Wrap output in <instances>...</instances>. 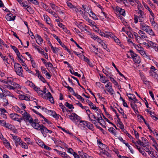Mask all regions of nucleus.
<instances>
[{
    "mask_svg": "<svg viewBox=\"0 0 158 158\" xmlns=\"http://www.w3.org/2000/svg\"><path fill=\"white\" fill-rule=\"evenodd\" d=\"M138 14L139 15V16L136 15H134V23H138V21L141 22H144L146 19V16L144 12L140 10L139 11H138Z\"/></svg>",
    "mask_w": 158,
    "mask_h": 158,
    "instance_id": "nucleus-1",
    "label": "nucleus"
},
{
    "mask_svg": "<svg viewBox=\"0 0 158 158\" xmlns=\"http://www.w3.org/2000/svg\"><path fill=\"white\" fill-rule=\"evenodd\" d=\"M14 67L16 73L19 76L23 77V70L21 65L18 63H15L14 64Z\"/></svg>",
    "mask_w": 158,
    "mask_h": 158,
    "instance_id": "nucleus-2",
    "label": "nucleus"
},
{
    "mask_svg": "<svg viewBox=\"0 0 158 158\" xmlns=\"http://www.w3.org/2000/svg\"><path fill=\"white\" fill-rule=\"evenodd\" d=\"M131 107L135 113H138V108L141 106V104L138 102V100L135 102V101H131L130 102Z\"/></svg>",
    "mask_w": 158,
    "mask_h": 158,
    "instance_id": "nucleus-3",
    "label": "nucleus"
},
{
    "mask_svg": "<svg viewBox=\"0 0 158 158\" xmlns=\"http://www.w3.org/2000/svg\"><path fill=\"white\" fill-rule=\"evenodd\" d=\"M73 115H70L69 116V118L72 120L75 124H77L79 122L81 123V121H80V117L78 116L75 113L73 114Z\"/></svg>",
    "mask_w": 158,
    "mask_h": 158,
    "instance_id": "nucleus-4",
    "label": "nucleus"
},
{
    "mask_svg": "<svg viewBox=\"0 0 158 158\" xmlns=\"http://www.w3.org/2000/svg\"><path fill=\"white\" fill-rule=\"evenodd\" d=\"M138 33L140 38V40H139V43L142 44L144 40H146L148 37L146 34L141 30H139Z\"/></svg>",
    "mask_w": 158,
    "mask_h": 158,
    "instance_id": "nucleus-5",
    "label": "nucleus"
},
{
    "mask_svg": "<svg viewBox=\"0 0 158 158\" xmlns=\"http://www.w3.org/2000/svg\"><path fill=\"white\" fill-rule=\"evenodd\" d=\"M151 70L149 72L150 75L154 78L158 79V70L156 69L153 66H152L151 67Z\"/></svg>",
    "mask_w": 158,
    "mask_h": 158,
    "instance_id": "nucleus-6",
    "label": "nucleus"
},
{
    "mask_svg": "<svg viewBox=\"0 0 158 158\" xmlns=\"http://www.w3.org/2000/svg\"><path fill=\"white\" fill-rule=\"evenodd\" d=\"M130 52L131 53V56L133 59L134 62L137 63H139L140 62V60L139 57L132 50H130Z\"/></svg>",
    "mask_w": 158,
    "mask_h": 158,
    "instance_id": "nucleus-7",
    "label": "nucleus"
},
{
    "mask_svg": "<svg viewBox=\"0 0 158 158\" xmlns=\"http://www.w3.org/2000/svg\"><path fill=\"white\" fill-rule=\"evenodd\" d=\"M25 113V114H23L22 118L26 122L28 121L30 123H32L33 119L31 117L30 115L27 112Z\"/></svg>",
    "mask_w": 158,
    "mask_h": 158,
    "instance_id": "nucleus-8",
    "label": "nucleus"
},
{
    "mask_svg": "<svg viewBox=\"0 0 158 158\" xmlns=\"http://www.w3.org/2000/svg\"><path fill=\"white\" fill-rule=\"evenodd\" d=\"M10 116L11 118L14 120L17 121L19 123H20L21 120H23L22 118H19V116L15 113L10 114Z\"/></svg>",
    "mask_w": 158,
    "mask_h": 158,
    "instance_id": "nucleus-9",
    "label": "nucleus"
},
{
    "mask_svg": "<svg viewBox=\"0 0 158 158\" xmlns=\"http://www.w3.org/2000/svg\"><path fill=\"white\" fill-rule=\"evenodd\" d=\"M137 50L139 52L141 55L145 56L146 55L143 48L141 47L140 45H136L135 46Z\"/></svg>",
    "mask_w": 158,
    "mask_h": 158,
    "instance_id": "nucleus-10",
    "label": "nucleus"
},
{
    "mask_svg": "<svg viewBox=\"0 0 158 158\" xmlns=\"http://www.w3.org/2000/svg\"><path fill=\"white\" fill-rule=\"evenodd\" d=\"M105 87L106 88V90L111 95H113L114 93V90L112 88L111 83L109 82L105 85Z\"/></svg>",
    "mask_w": 158,
    "mask_h": 158,
    "instance_id": "nucleus-11",
    "label": "nucleus"
},
{
    "mask_svg": "<svg viewBox=\"0 0 158 158\" xmlns=\"http://www.w3.org/2000/svg\"><path fill=\"white\" fill-rule=\"evenodd\" d=\"M150 27L147 25L144 22H141L140 23V28L142 30L145 32Z\"/></svg>",
    "mask_w": 158,
    "mask_h": 158,
    "instance_id": "nucleus-12",
    "label": "nucleus"
},
{
    "mask_svg": "<svg viewBox=\"0 0 158 158\" xmlns=\"http://www.w3.org/2000/svg\"><path fill=\"white\" fill-rule=\"evenodd\" d=\"M43 98L45 99H48L52 103H54V100L53 97L52 96V95L50 93L48 92L45 95H44V97H43Z\"/></svg>",
    "mask_w": 158,
    "mask_h": 158,
    "instance_id": "nucleus-13",
    "label": "nucleus"
},
{
    "mask_svg": "<svg viewBox=\"0 0 158 158\" xmlns=\"http://www.w3.org/2000/svg\"><path fill=\"white\" fill-rule=\"evenodd\" d=\"M36 73L35 74V75L37 76L39 79L42 82L45 83L46 82L44 78L42 76V75L39 73V71L37 70H36Z\"/></svg>",
    "mask_w": 158,
    "mask_h": 158,
    "instance_id": "nucleus-14",
    "label": "nucleus"
},
{
    "mask_svg": "<svg viewBox=\"0 0 158 158\" xmlns=\"http://www.w3.org/2000/svg\"><path fill=\"white\" fill-rule=\"evenodd\" d=\"M16 17L15 15H13L12 14H8L6 16V20L8 21H14Z\"/></svg>",
    "mask_w": 158,
    "mask_h": 158,
    "instance_id": "nucleus-15",
    "label": "nucleus"
},
{
    "mask_svg": "<svg viewBox=\"0 0 158 158\" xmlns=\"http://www.w3.org/2000/svg\"><path fill=\"white\" fill-rule=\"evenodd\" d=\"M53 36L56 38V39L57 40L59 43L63 48H65V50H66L67 51H68V49L67 48L66 46L64 44L62 43V42L61 41L60 39L58 38V36H57L55 35L54 34H53Z\"/></svg>",
    "mask_w": 158,
    "mask_h": 158,
    "instance_id": "nucleus-16",
    "label": "nucleus"
},
{
    "mask_svg": "<svg viewBox=\"0 0 158 158\" xmlns=\"http://www.w3.org/2000/svg\"><path fill=\"white\" fill-rule=\"evenodd\" d=\"M115 10L118 11L119 14L123 16H124L125 15V11L124 9H123L120 8L118 6H116L115 8Z\"/></svg>",
    "mask_w": 158,
    "mask_h": 158,
    "instance_id": "nucleus-17",
    "label": "nucleus"
},
{
    "mask_svg": "<svg viewBox=\"0 0 158 158\" xmlns=\"http://www.w3.org/2000/svg\"><path fill=\"white\" fill-rule=\"evenodd\" d=\"M10 135L12 137L13 139L15 141V143L17 145V143L19 144L20 142H22V141L20 139L18 136L12 134Z\"/></svg>",
    "mask_w": 158,
    "mask_h": 158,
    "instance_id": "nucleus-18",
    "label": "nucleus"
},
{
    "mask_svg": "<svg viewBox=\"0 0 158 158\" xmlns=\"http://www.w3.org/2000/svg\"><path fill=\"white\" fill-rule=\"evenodd\" d=\"M127 96L129 98V100L130 102L131 101H135L136 102L137 101V99L136 98L135 96L133 94H129L127 95Z\"/></svg>",
    "mask_w": 158,
    "mask_h": 158,
    "instance_id": "nucleus-19",
    "label": "nucleus"
},
{
    "mask_svg": "<svg viewBox=\"0 0 158 158\" xmlns=\"http://www.w3.org/2000/svg\"><path fill=\"white\" fill-rule=\"evenodd\" d=\"M36 36L37 38L36 40V42L39 44H41L43 42V40L42 38L39 35L36 34Z\"/></svg>",
    "mask_w": 158,
    "mask_h": 158,
    "instance_id": "nucleus-20",
    "label": "nucleus"
},
{
    "mask_svg": "<svg viewBox=\"0 0 158 158\" xmlns=\"http://www.w3.org/2000/svg\"><path fill=\"white\" fill-rule=\"evenodd\" d=\"M113 34L111 32H105L103 34V36L108 38H112L113 36Z\"/></svg>",
    "mask_w": 158,
    "mask_h": 158,
    "instance_id": "nucleus-21",
    "label": "nucleus"
},
{
    "mask_svg": "<svg viewBox=\"0 0 158 158\" xmlns=\"http://www.w3.org/2000/svg\"><path fill=\"white\" fill-rule=\"evenodd\" d=\"M99 147L101 148V149L103 151L105 149L107 148V146L106 145H105L102 143L100 141H97Z\"/></svg>",
    "mask_w": 158,
    "mask_h": 158,
    "instance_id": "nucleus-22",
    "label": "nucleus"
},
{
    "mask_svg": "<svg viewBox=\"0 0 158 158\" xmlns=\"http://www.w3.org/2000/svg\"><path fill=\"white\" fill-rule=\"evenodd\" d=\"M141 139L142 146L149 145L147 139L143 137H142L141 138Z\"/></svg>",
    "mask_w": 158,
    "mask_h": 158,
    "instance_id": "nucleus-23",
    "label": "nucleus"
},
{
    "mask_svg": "<svg viewBox=\"0 0 158 158\" xmlns=\"http://www.w3.org/2000/svg\"><path fill=\"white\" fill-rule=\"evenodd\" d=\"M50 112L53 117L56 119H59V117L60 116L59 114H56V112L50 110Z\"/></svg>",
    "mask_w": 158,
    "mask_h": 158,
    "instance_id": "nucleus-24",
    "label": "nucleus"
},
{
    "mask_svg": "<svg viewBox=\"0 0 158 158\" xmlns=\"http://www.w3.org/2000/svg\"><path fill=\"white\" fill-rule=\"evenodd\" d=\"M146 32L148 34L152 36H154L155 35V34L153 32V31L150 27L149 28H148L147 31H146Z\"/></svg>",
    "mask_w": 158,
    "mask_h": 158,
    "instance_id": "nucleus-25",
    "label": "nucleus"
},
{
    "mask_svg": "<svg viewBox=\"0 0 158 158\" xmlns=\"http://www.w3.org/2000/svg\"><path fill=\"white\" fill-rule=\"evenodd\" d=\"M19 98L20 100H25L26 101L29 100V98L27 96L21 94L19 95Z\"/></svg>",
    "mask_w": 158,
    "mask_h": 158,
    "instance_id": "nucleus-26",
    "label": "nucleus"
},
{
    "mask_svg": "<svg viewBox=\"0 0 158 158\" xmlns=\"http://www.w3.org/2000/svg\"><path fill=\"white\" fill-rule=\"evenodd\" d=\"M81 58H83L84 60L89 65L91 66L92 64L90 62L88 58L85 57L83 55H81Z\"/></svg>",
    "mask_w": 158,
    "mask_h": 158,
    "instance_id": "nucleus-27",
    "label": "nucleus"
},
{
    "mask_svg": "<svg viewBox=\"0 0 158 158\" xmlns=\"http://www.w3.org/2000/svg\"><path fill=\"white\" fill-rule=\"evenodd\" d=\"M96 119L98 123H99L101 125H102V123L100 122V121L101 120V122H102V121H104V120L100 114H98V117L96 118Z\"/></svg>",
    "mask_w": 158,
    "mask_h": 158,
    "instance_id": "nucleus-28",
    "label": "nucleus"
},
{
    "mask_svg": "<svg viewBox=\"0 0 158 158\" xmlns=\"http://www.w3.org/2000/svg\"><path fill=\"white\" fill-rule=\"evenodd\" d=\"M48 130L44 126L43 129V130L42 131L41 133L44 137H46L47 136V135L45 133H48Z\"/></svg>",
    "mask_w": 158,
    "mask_h": 158,
    "instance_id": "nucleus-29",
    "label": "nucleus"
},
{
    "mask_svg": "<svg viewBox=\"0 0 158 158\" xmlns=\"http://www.w3.org/2000/svg\"><path fill=\"white\" fill-rule=\"evenodd\" d=\"M90 108L93 110H96L97 111H99L100 110L99 108L95 106L92 102H91L89 105Z\"/></svg>",
    "mask_w": 158,
    "mask_h": 158,
    "instance_id": "nucleus-30",
    "label": "nucleus"
},
{
    "mask_svg": "<svg viewBox=\"0 0 158 158\" xmlns=\"http://www.w3.org/2000/svg\"><path fill=\"white\" fill-rule=\"evenodd\" d=\"M144 6L145 8L148 10L150 13V15H151L153 17V16H154V14L152 12V10L149 8L148 5L144 4Z\"/></svg>",
    "mask_w": 158,
    "mask_h": 158,
    "instance_id": "nucleus-31",
    "label": "nucleus"
},
{
    "mask_svg": "<svg viewBox=\"0 0 158 158\" xmlns=\"http://www.w3.org/2000/svg\"><path fill=\"white\" fill-rule=\"evenodd\" d=\"M30 123L32 127L36 129H37L39 125V124L38 123L34 122V120L33 121V122H32V123Z\"/></svg>",
    "mask_w": 158,
    "mask_h": 158,
    "instance_id": "nucleus-32",
    "label": "nucleus"
},
{
    "mask_svg": "<svg viewBox=\"0 0 158 158\" xmlns=\"http://www.w3.org/2000/svg\"><path fill=\"white\" fill-rule=\"evenodd\" d=\"M118 121V122L117 123V126L121 129L123 130L124 128V126L122 123L120 121V119H119V121Z\"/></svg>",
    "mask_w": 158,
    "mask_h": 158,
    "instance_id": "nucleus-33",
    "label": "nucleus"
},
{
    "mask_svg": "<svg viewBox=\"0 0 158 158\" xmlns=\"http://www.w3.org/2000/svg\"><path fill=\"white\" fill-rule=\"evenodd\" d=\"M19 144L23 148L25 149H27L28 148L27 145L24 142H20L19 143Z\"/></svg>",
    "mask_w": 158,
    "mask_h": 158,
    "instance_id": "nucleus-34",
    "label": "nucleus"
},
{
    "mask_svg": "<svg viewBox=\"0 0 158 158\" xmlns=\"http://www.w3.org/2000/svg\"><path fill=\"white\" fill-rule=\"evenodd\" d=\"M7 80L6 81V84H7L8 85H11L12 82H13L12 78L11 77H7Z\"/></svg>",
    "mask_w": 158,
    "mask_h": 158,
    "instance_id": "nucleus-35",
    "label": "nucleus"
},
{
    "mask_svg": "<svg viewBox=\"0 0 158 158\" xmlns=\"http://www.w3.org/2000/svg\"><path fill=\"white\" fill-rule=\"evenodd\" d=\"M50 6L52 9L56 10V11L58 10V7L56 6L55 4L52 3H50Z\"/></svg>",
    "mask_w": 158,
    "mask_h": 158,
    "instance_id": "nucleus-36",
    "label": "nucleus"
},
{
    "mask_svg": "<svg viewBox=\"0 0 158 158\" xmlns=\"http://www.w3.org/2000/svg\"><path fill=\"white\" fill-rule=\"evenodd\" d=\"M140 77L141 79L144 82V83L146 84L147 82H148L146 77L143 74L140 73Z\"/></svg>",
    "mask_w": 158,
    "mask_h": 158,
    "instance_id": "nucleus-37",
    "label": "nucleus"
},
{
    "mask_svg": "<svg viewBox=\"0 0 158 158\" xmlns=\"http://www.w3.org/2000/svg\"><path fill=\"white\" fill-rule=\"evenodd\" d=\"M5 127L11 130H14L15 128V127L14 126H12L9 123H7Z\"/></svg>",
    "mask_w": 158,
    "mask_h": 158,
    "instance_id": "nucleus-38",
    "label": "nucleus"
},
{
    "mask_svg": "<svg viewBox=\"0 0 158 158\" xmlns=\"http://www.w3.org/2000/svg\"><path fill=\"white\" fill-rule=\"evenodd\" d=\"M11 47L12 48V49L16 53L17 55H19V50L17 49V48L15 46H12V45H10Z\"/></svg>",
    "mask_w": 158,
    "mask_h": 158,
    "instance_id": "nucleus-39",
    "label": "nucleus"
},
{
    "mask_svg": "<svg viewBox=\"0 0 158 158\" xmlns=\"http://www.w3.org/2000/svg\"><path fill=\"white\" fill-rule=\"evenodd\" d=\"M11 85L15 88V89L18 88V89H20V86L18 84L16 83L15 82H13Z\"/></svg>",
    "mask_w": 158,
    "mask_h": 158,
    "instance_id": "nucleus-40",
    "label": "nucleus"
},
{
    "mask_svg": "<svg viewBox=\"0 0 158 158\" xmlns=\"http://www.w3.org/2000/svg\"><path fill=\"white\" fill-rule=\"evenodd\" d=\"M26 84L32 88L35 87V85L32 82L27 81L26 82Z\"/></svg>",
    "mask_w": 158,
    "mask_h": 158,
    "instance_id": "nucleus-41",
    "label": "nucleus"
},
{
    "mask_svg": "<svg viewBox=\"0 0 158 158\" xmlns=\"http://www.w3.org/2000/svg\"><path fill=\"white\" fill-rule=\"evenodd\" d=\"M118 111L119 112L121 113L123 116V118L125 119L127 118L126 115L124 114L123 111L121 108H120V110L118 109Z\"/></svg>",
    "mask_w": 158,
    "mask_h": 158,
    "instance_id": "nucleus-42",
    "label": "nucleus"
},
{
    "mask_svg": "<svg viewBox=\"0 0 158 158\" xmlns=\"http://www.w3.org/2000/svg\"><path fill=\"white\" fill-rule=\"evenodd\" d=\"M143 147L144 148V150L148 152L149 154H150V152H152V151H150L149 149L148 145L143 146Z\"/></svg>",
    "mask_w": 158,
    "mask_h": 158,
    "instance_id": "nucleus-43",
    "label": "nucleus"
},
{
    "mask_svg": "<svg viewBox=\"0 0 158 158\" xmlns=\"http://www.w3.org/2000/svg\"><path fill=\"white\" fill-rule=\"evenodd\" d=\"M108 131L114 135H116V133H115L116 130L114 129L112 127L109 128L108 129Z\"/></svg>",
    "mask_w": 158,
    "mask_h": 158,
    "instance_id": "nucleus-44",
    "label": "nucleus"
},
{
    "mask_svg": "<svg viewBox=\"0 0 158 158\" xmlns=\"http://www.w3.org/2000/svg\"><path fill=\"white\" fill-rule=\"evenodd\" d=\"M134 35L136 40L139 43V40H140L139 35L136 33H135L134 34Z\"/></svg>",
    "mask_w": 158,
    "mask_h": 158,
    "instance_id": "nucleus-45",
    "label": "nucleus"
},
{
    "mask_svg": "<svg viewBox=\"0 0 158 158\" xmlns=\"http://www.w3.org/2000/svg\"><path fill=\"white\" fill-rule=\"evenodd\" d=\"M64 105L69 109H71L72 108L73 109L74 108L72 104H70L68 102H65Z\"/></svg>",
    "mask_w": 158,
    "mask_h": 158,
    "instance_id": "nucleus-46",
    "label": "nucleus"
},
{
    "mask_svg": "<svg viewBox=\"0 0 158 158\" xmlns=\"http://www.w3.org/2000/svg\"><path fill=\"white\" fill-rule=\"evenodd\" d=\"M82 15L83 17L86 20H87L89 19L88 17V14L85 12L83 13V12H82Z\"/></svg>",
    "mask_w": 158,
    "mask_h": 158,
    "instance_id": "nucleus-47",
    "label": "nucleus"
},
{
    "mask_svg": "<svg viewBox=\"0 0 158 158\" xmlns=\"http://www.w3.org/2000/svg\"><path fill=\"white\" fill-rule=\"evenodd\" d=\"M138 4L137 6V8L138 10V11H139L140 10H142V9L143 8V7L141 4L140 3V2H139L137 3Z\"/></svg>",
    "mask_w": 158,
    "mask_h": 158,
    "instance_id": "nucleus-48",
    "label": "nucleus"
},
{
    "mask_svg": "<svg viewBox=\"0 0 158 158\" xmlns=\"http://www.w3.org/2000/svg\"><path fill=\"white\" fill-rule=\"evenodd\" d=\"M86 21H88L89 23V25H90L92 26H94L95 24V23L92 20L89 19H88Z\"/></svg>",
    "mask_w": 158,
    "mask_h": 158,
    "instance_id": "nucleus-49",
    "label": "nucleus"
},
{
    "mask_svg": "<svg viewBox=\"0 0 158 158\" xmlns=\"http://www.w3.org/2000/svg\"><path fill=\"white\" fill-rule=\"evenodd\" d=\"M102 45V46L103 47V48L104 49H106L107 51H108L109 49L108 48H107V45L103 41L102 43L100 44Z\"/></svg>",
    "mask_w": 158,
    "mask_h": 158,
    "instance_id": "nucleus-50",
    "label": "nucleus"
},
{
    "mask_svg": "<svg viewBox=\"0 0 158 158\" xmlns=\"http://www.w3.org/2000/svg\"><path fill=\"white\" fill-rule=\"evenodd\" d=\"M3 143L6 145V146L10 147V143L5 139H3Z\"/></svg>",
    "mask_w": 158,
    "mask_h": 158,
    "instance_id": "nucleus-51",
    "label": "nucleus"
},
{
    "mask_svg": "<svg viewBox=\"0 0 158 158\" xmlns=\"http://www.w3.org/2000/svg\"><path fill=\"white\" fill-rule=\"evenodd\" d=\"M39 95L42 97L43 98V97H44V95L43 93V91L41 90L40 89L39 90H37V92Z\"/></svg>",
    "mask_w": 158,
    "mask_h": 158,
    "instance_id": "nucleus-52",
    "label": "nucleus"
},
{
    "mask_svg": "<svg viewBox=\"0 0 158 158\" xmlns=\"http://www.w3.org/2000/svg\"><path fill=\"white\" fill-rule=\"evenodd\" d=\"M112 36L113 37H112V38L114 40L115 42L117 43H120V41L119 39L116 36H114L113 34V36Z\"/></svg>",
    "mask_w": 158,
    "mask_h": 158,
    "instance_id": "nucleus-53",
    "label": "nucleus"
},
{
    "mask_svg": "<svg viewBox=\"0 0 158 158\" xmlns=\"http://www.w3.org/2000/svg\"><path fill=\"white\" fill-rule=\"evenodd\" d=\"M44 127V126L42 124H41V125L39 124L37 130H38L40 131H41V132H42V131L43 130V129Z\"/></svg>",
    "mask_w": 158,
    "mask_h": 158,
    "instance_id": "nucleus-54",
    "label": "nucleus"
},
{
    "mask_svg": "<svg viewBox=\"0 0 158 158\" xmlns=\"http://www.w3.org/2000/svg\"><path fill=\"white\" fill-rule=\"evenodd\" d=\"M25 141L27 142V144H31V139L29 138H25L24 139Z\"/></svg>",
    "mask_w": 158,
    "mask_h": 158,
    "instance_id": "nucleus-55",
    "label": "nucleus"
},
{
    "mask_svg": "<svg viewBox=\"0 0 158 158\" xmlns=\"http://www.w3.org/2000/svg\"><path fill=\"white\" fill-rule=\"evenodd\" d=\"M44 5L45 6V10L47 12H48L49 13L52 14L53 11H52L50 8H48L47 6L45 5Z\"/></svg>",
    "mask_w": 158,
    "mask_h": 158,
    "instance_id": "nucleus-56",
    "label": "nucleus"
},
{
    "mask_svg": "<svg viewBox=\"0 0 158 158\" xmlns=\"http://www.w3.org/2000/svg\"><path fill=\"white\" fill-rule=\"evenodd\" d=\"M34 47L35 48H36L37 49V51L38 52H40L41 53L42 52L41 51H42V49L41 48H40V47L39 46H38L37 45H34Z\"/></svg>",
    "mask_w": 158,
    "mask_h": 158,
    "instance_id": "nucleus-57",
    "label": "nucleus"
},
{
    "mask_svg": "<svg viewBox=\"0 0 158 158\" xmlns=\"http://www.w3.org/2000/svg\"><path fill=\"white\" fill-rule=\"evenodd\" d=\"M151 26L153 27L156 30H158V25L156 22L151 25Z\"/></svg>",
    "mask_w": 158,
    "mask_h": 158,
    "instance_id": "nucleus-58",
    "label": "nucleus"
},
{
    "mask_svg": "<svg viewBox=\"0 0 158 158\" xmlns=\"http://www.w3.org/2000/svg\"><path fill=\"white\" fill-rule=\"evenodd\" d=\"M66 86V88H67L70 92H72L73 93V94L74 95V94L75 93L74 92V91L73 89V88H71L69 86Z\"/></svg>",
    "mask_w": 158,
    "mask_h": 158,
    "instance_id": "nucleus-59",
    "label": "nucleus"
},
{
    "mask_svg": "<svg viewBox=\"0 0 158 158\" xmlns=\"http://www.w3.org/2000/svg\"><path fill=\"white\" fill-rule=\"evenodd\" d=\"M90 35L91 36V38L95 40H96L97 39V38L98 37V36L94 34H91Z\"/></svg>",
    "mask_w": 158,
    "mask_h": 158,
    "instance_id": "nucleus-60",
    "label": "nucleus"
},
{
    "mask_svg": "<svg viewBox=\"0 0 158 158\" xmlns=\"http://www.w3.org/2000/svg\"><path fill=\"white\" fill-rule=\"evenodd\" d=\"M6 122L4 120H0V124L3 126L5 127L6 124Z\"/></svg>",
    "mask_w": 158,
    "mask_h": 158,
    "instance_id": "nucleus-61",
    "label": "nucleus"
},
{
    "mask_svg": "<svg viewBox=\"0 0 158 158\" xmlns=\"http://www.w3.org/2000/svg\"><path fill=\"white\" fill-rule=\"evenodd\" d=\"M30 60L31 61L32 67L33 68H35L36 66V65L34 60H33V59L32 58L30 59Z\"/></svg>",
    "mask_w": 158,
    "mask_h": 158,
    "instance_id": "nucleus-62",
    "label": "nucleus"
},
{
    "mask_svg": "<svg viewBox=\"0 0 158 158\" xmlns=\"http://www.w3.org/2000/svg\"><path fill=\"white\" fill-rule=\"evenodd\" d=\"M27 11L30 13L32 12V11L31 8L28 6H27L26 8H25Z\"/></svg>",
    "mask_w": 158,
    "mask_h": 158,
    "instance_id": "nucleus-63",
    "label": "nucleus"
},
{
    "mask_svg": "<svg viewBox=\"0 0 158 158\" xmlns=\"http://www.w3.org/2000/svg\"><path fill=\"white\" fill-rule=\"evenodd\" d=\"M102 153L103 154L106 155L108 157H110V155L107 152L105 151V149L102 151Z\"/></svg>",
    "mask_w": 158,
    "mask_h": 158,
    "instance_id": "nucleus-64",
    "label": "nucleus"
}]
</instances>
